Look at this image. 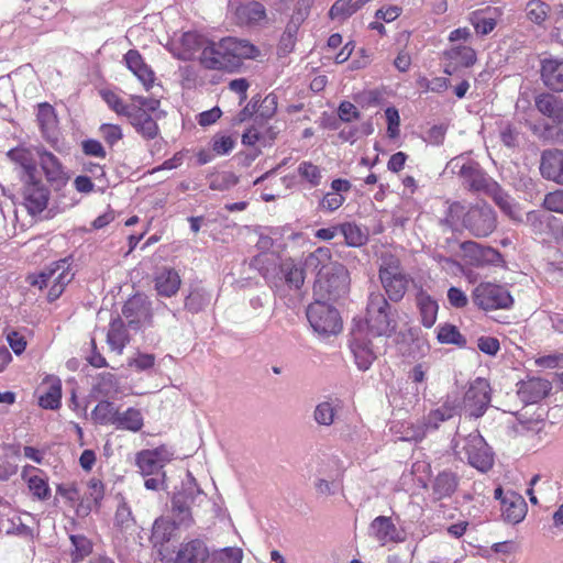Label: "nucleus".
I'll return each mask as SVG.
<instances>
[{
    "instance_id": "1",
    "label": "nucleus",
    "mask_w": 563,
    "mask_h": 563,
    "mask_svg": "<svg viewBox=\"0 0 563 563\" xmlns=\"http://www.w3.org/2000/svg\"><path fill=\"white\" fill-rule=\"evenodd\" d=\"M379 279L393 301L404 298L411 277L401 267L400 261L393 254L385 253L380 258Z\"/></svg>"
},
{
    "instance_id": "2",
    "label": "nucleus",
    "mask_w": 563,
    "mask_h": 563,
    "mask_svg": "<svg viewBox=\"0 0 563 563\" xmlns=\"http://www.w3.org/2000/svg\"><path fill=\"white\" fill-rule=\"evenodd\" d=\"M74 278V273L69 269L67 258L59 260L46 266L38 275H30L29 283L37 286L40 289L49 287L47 299L56 300L64 291L65 286Z\"/></svg>"
},
{
    "instance_id": "3",
    "label": "nucleus",
    "mask_w": 563,
    "mask_h": 563,
    "mask_svg": "<svg viewBox=\"0 0 563 563\" xmlns=\"http://www.w3.org/2000/svg\"><path fill=\"white\" fill-rule=\"evenodd\" d=\"M366 324L372 335L389 336L396 330V321L390 314V306L380 292H371L366 308Z\"/></svg>"
},
{
    "instance_id": "4",
    "label": "nucleus",
    "mask_w": 563,
    "mask_h": 563,
    "mask_svg": "<svg viewBox=\"0 0 563 563\" xmlns=\"http://www.w3.org/2000/svg\"><path fill=\"white\" fill-rule=\"evenodd\" d=\"M349 272L341 263L328 266L314 283V295L323 300H336L349 290Z\"/></svg>"
},
{
    "instance_id": "5",
    "label": "nucleus",
    "mask_w": 563,
    "mask_h": 563,
    "mask_svg": "<svg viewBox=\"0 0 563 563\" xmlns=\"http://www.w3.org/2000/svg\"><path fill=\"white\" fill-rule=\"evenodd\" d=\"M446 169L457 174L463 186L473 192L486 194L490 187L495 188V180L481 169L478 163L466 162L463 155L452 158Z\"/></svg>"
},
{
    "instance_id": "6",
    "label": "nucleus",
    "mask_w": 563,
    "mask_h": 563,
    "mask_svg": "<svg viewBox=\"0 0 563 563\" xmlns=\"http://www.w3.org/2000/svg\"><path fill=\"white\" fill-rule=\"evenodd\" d=\"M386 339L375 335L369 336L363 329L358 328L352 332L351 349L355 363L361 371H367L378 354L384 351Z\"/></svg>"
},
{
    "instance_id": "7",
    "label": "nucleus",
    "mask_w": 563,
    "mask_h": 563,
    "mask_svg": "<svg viewBox=\"0 0 563 563\" xmlns=\"http://www.w3.org/2000/svg\"><path fill=\"white\" fill-rule=\"evenodd\" d=\"M307 318L312 329L322 335L336 334L342 328L338 310L320 298L308 306Z\"/></svg>"
},
{
    "instance_id": "8",
    "label": "nucleus",
    "mask_w": 563,
    "mask_h": 563,
    "mask_svg": "<svg viewBox=\"0 0 563 563\" xmlns=\"http://www.w3.org/2000/svg\"><path fill=\"white\" fill-rule=\"evenodd\" d=\"M460 441H456L455 448H460ZM464 452L468 463L481 472H487L492 468L494 459L484 438L477 432L470 433L462 439V446L457 453Z\"/></svg>"
},
{
    "instance_id": "9",
    "label": "nucleus",
    "mask_w": 563,
    "mask_h": 563,
    "mask_svg": "<svg viewBox=\"0 0 563 563\" xmlns=\"http://www.w3.org/2000/svg\"><path fill=\"white\" fill-rule=\"evenodd\" d=\"M473 302L483 310L508 309L514 299L503 286L492 283H481L472 292Z\"/></svg>"
},
{
    "instance_id": "10",
    "label": "nucleus",
    "mask_w": 563,
    "mask_h": 563,
    "mask_svg": "<svg viewBox=\"0 0 563 563\" xmlns=\"http://www.w3.org/2000/svg\"><path fill=\"white\" fill-rule=\"evenodd\" d=\"M463 225L475 238H486L497 228V217L490 206L471 207L463 217Z\"/></svg>"
},
{
    "instance_id": "11",
    "label": "nucleus",
    "mask_w": 563,
    "mask_h": 563,
    "mask_svg": "<svg viewBox=\"0 0 563 563\" xmlns=\"http://www.w3.org/2000/svg\"><path fill=\"white\" fill-rule=\"evenodd\" d=\"M174 459L172 448L163 444L153 450H143L136 454V465L143 476L165 473L164 466Z\"/></svg>"
},
{
    "instance_id": "12",
    "label": "nucleus",
    "mask_w": 563,
    "mask_h": 563,
    "mask_svg": "<svg viewBox=\"0 0 563 563\" xmlns=\"http://www.w3.org/2000/svg\"><path fill=\"white\" fill-rule=\"evenodd\" d=\"M490 404V386L484 378H476L470 384L463 398L464 409L471 417L479 418Z\"/></svg>"
},
{
    "instance_id": "13",
    "label": "nucleus",
    "mask_w": 563,
    "mask_h": 563,
    "mask_svg": "<svg viewBox=\"0 0 563 563\" xmlns=\"http://www.w3.org/2000/svg\"><path fill=\"white\" fill-rule=\"evenodd\" d=\"M22 188L23 205L31 216L42 213L49 201V190L37 177L33 179H24Z\"/></svg>"
},
{
    "instance_id": "14",
    "label": "nucleus",
    "mask_w": 563,
    "mask_h": 563,
    "mask_svg": "<svg viewBox=\"0 0 563 563\" xmlns=\"http://www.w3.org/2000/svg\"><path fill=\"white\" fill-rule=\"evenodd\" d=\"M221 46L227 54L229 71L236 70L243 59H253L260 55V49L247 40L225 37L221 40Z\"/></svg>"
},
{
    "instance_id": "15",
    "label": "nucleus",
    "mask_w": 563,
    "mask_h": 563,
    "mask_svg": "<svg viewBox=\"0 0 563 563\" xmlns=\"http://www.w3.org/2000/svg\"><path fill=\"white\" fill-rule=\"evenodd\" d=\"M38 163L46 177V180L55 190L62 189L68 181V176L59 159L51 152L36 150Z\"/></svg>"
},
{
    "instance_id": "16",
    "label": "nucleus",
    "mask_w": 563,
    "mask_h": 563,
    "mask_svg": "<svg viewBox=\"0 0 563 563\" xmlns=\"http://www.w3.org/2000/svg\"><path fill=\"white\" fill-rule=\"evenodd\" d=\"M210 556L208 547L202 540L192 539L180 543L175 556L169 555L167 563H206Z\"/></svg>"
},
{
    "instance_id": "17",
    "label": "nucleus",
    "mask_w": 563,
    "mask_h": 563,
    "mask_svg": "<svg viewBox=\"0 0 563 563\" xmlns=\"http://www.w3.org/2000/svg\"><path fill=\"white\" fill-rule=\"evenodd\" d=\"M461 249L468 263L476 267L498 265L501 262V255L497 250L473 241L463 242Z\"/></svg>"
},
{
    "instance_id": "18",
    "label": "nucleus",
    "mask_w": 563,
    "mask_h": 563,
    "mask_svg": "<svg viewBox=\"0 0 563 563\" xmlns=\"http://www.w3.org/2000/svg\"><path fill=\"white\" fill-rule=\"evenodd\" d=\"M231 10L235 23L241 26L260 25L266 20V9L258 1L232 4Z\"/></svg>"
},
{
    "instance_id": "19",
    "label": "nucleus",
    "mask_w": 563,
    "mask_h": 563,
    "mask_svg": "<svg viewBox=\"0 0 563 563\" xmlns=\"http://www.w3.org/2000/svg\"><path fill=\"white\" fill-rule=\"evenodd\" d=\"M539 168L543 178L563 185V150H544Z\"/></svg>"
},
{
    "instance_id": "20",
    "label": "nucleus",
    "mask_w": 563,
    "mask_h": 563,
    "mask_svg": "<svg viewBox=\"0 0 563 563\" xmlns=\"http://www.w3.org/2000/svg\"><path fill=\"white\" fill-rule=\"evenodd\" d=\"M369 534L380 544L400 542L402 539L390 517L378 516L369 525Z\"/></svg>"
},
{
    "instance_id": "21",
    "label": "nucleus",
    "mask_w": 563,
    "mask_h": 563,
    "mask_svg": "<svg viewBox=\"0 0 563 563\" xmlns=\"http://www.w3.org/2000/svg\"><path fill=\"white\" fill-rule=\"evenodd\" d=\"M122 313L128 319L129 325L134 329H137L144 322H148L151 318L148 302L142 296H134L129 299L123 306Z\"/></svg>"
},
{
    "instance_id": "22",
    "label": "nucleus",
    "mask_w": 563,
    "mask_h": 563,
    "mask_svg": "<svg viewBox=\"0 0 563 563\" xmlns=\"http://www.w3.org/2000/svg\"><path fill=\"white\" fill-rule=\"evenodd\" d=\"M501 511L506 521L518 523L526 517L527 504L521 495L509 490L501 499Z\"/></svg>"
},
{
    "instance_id": "23",
    "label": "nucleus",
    "mask_w": 563,
    "mask_h": 563,
    "mask_svg": "<svg viewBox=\"0 0 563 563\" xmlns=\"http://www.w3.org/2000/svg\"><path fill=\"white\" fill-rule=\"evenodd\" d=\"M551 389L547 379L531 378L522 382L518 388L519 398L526 404H536L544 398Z\"/></svg>"
},
{
    "instance_id": "24",
    "label": "nucleus",
    "mask_w": 563,
    "mask_h": 563,
    "mask_svg": "<svg viewBox=\"0 0 563 563\" xmlns=\"http://www.w3.org/2000/svg\"><path fill=\"white\" fill-rule=\"evenodd\" d=\"M537 109L555 124H563V100L552 93H541L534 100Z\"/></svg>"
},
{
    "instance_id": "25",
    "label": "nucleus",
    "mask_w": 563,
    "mask_h": 563,
    "mask_svg": "<svg viewBox=\"0 0 563 563\" xmlns=\"http://www.w3.org/2000/svg\"><path fill=\"white\" fill-rule=\"evenodd\" d=\"M32 150L18 147L8 152V157L22 169L21 179H33L37 176L36 157Z\"/></svg>"
},
{
    "instance_id": "26",
    "label": "nucleus",
    "mask_w": 563,
    "mask_h": 563,
    "mask_svg": "<svg viewBox=\"0 0 563 563\" xmlns=\"http://www.w3.org/2000/svg\"><path fill=\"white\" fill-rule=\"evenodd\" d=\"M541 77L544 85L550 89L555 91H563V59H543Z\"/></svg>"
},
{
    "instance_id": "27",
    "label": "nucleus",
    "mask_w": 563,
    "mask_h": 563,
    "mask_svg": "<svg viewBox=\"0 0 563 563\" xmlns=\"http://www.w3.org/2000/svg\"><path fill=\"white\" fill-rule=\"evenodd\" d=\"M128 119L143 137L152 140L157 136L158 125L145 109L134 107Z\"/></svg>"
},
{
    "instance_id": "28",
    "label": "nucleus",
    "mask_w": 563,
    "mask_h": 563,
    "mask_svg": "<svg viewBox=\"0 0 563 563\" xmlns=\"http://www.w3.org/2000/svg\"><path fill=\"white\" fill-rule=\"evenodd\" d=\"M62 383L57 377H47L42 384L38 405L44 409L55 410L60 406Z\"/></svg>"
},
{
    "instance_id": "29",
    "label": "nucleus",
    "mask_w": 563,
    "mask_h": 563,
    "mask_svg": "<svg viewBox=\"0 0 563 563\" xmlns=\"http://www.w3.org/2000/svg\"><path fill=\"white\" fill-rule=\"evenodd\" d=\"M200 63L208 69L228 70L227 54L223 52L221 41L218 43L207 42L200 54Z\"/></svg>"
},
{
    "instance_id": "30",
    "label": "nucleus",
    "mask_w": 563,
    "mask_h": 563,
    "mask_svg": "<svg viewBox=\"0 0 563 563\" xmlns=\"http://www.w3.org/2000/svg\"><path fill=\"white\" fill-rule=\"evenodd\" d=\"M459 486V477L451 471L439 473L432 483V494L434 499L441 500L451 497Z\"/></svg>"
},
{
    "instance_id": "31",
    "label": "nucleus",
    "mask_w": 563,
    "mask_h": 563,
    "mask_svg": "<svg viewBox=\"0 0 563 563\" xmlns=\"http://www.w3.org/2000/svg\"><path fill=\"white\" fill-rule=\"evenodd\" d=\"M173 526L169 521L164 519H156L153 525L151 541L157 549L158 555L162 561H166L169 554L165 544L170 540Z\"/></svg>"
},
{
    "instance_id": "32",
    "label": "nucleus",
    "mask_w": 563,
    "mask_h": 563,
    "mask_svg": "<svg viewBox=\"0 0 563 563\" xmlns=\"http://www.w3.org/2000/svg\"><path fill=\"white\" fill-rule=\"evenodd\" d=\"M181 284L178 273L173 268H163L155 277V288L161 296H174Z\"/></svg>"
},
{
    "instance_id": "33",
    "label": "nucleus",
    "mask_w": 563,
    "mask_h": 563,
    "mask_svg": "<svg viewBox=\"0 0 563 563\" xmlns=\"http://www.w3.org/2000/svg\"><path fill=\"white\" fill-rule=\"evenodd\" d=\"M279 272L285 283L294 289H299L305 282V268L292 258L279 263Z\"/></svg>"
},
{
    "instance_id": "34",
    "label": "nucleus",
    "mask_w": 563,
    "mask_h": 563,
    "mask_svg": "<svg viewBox=\"0 0 563 563\" xmlns=\"http://www.w3.org/2000/svg\"><path fill=\"white\" fill-rule=\"evenodd\" d=\"M107 342L110 347L119 354L122 353L125 345L130 342L128 330L120 318H115L110 322Z\"/></svg>"
},
{
    "instance_id": "35",
    "label": "nucleus",
    "mask_w": 563,
    "mask_h": 563,
    "mask_svg": "<svg viewBox=\"0 0 563 563\" xmlns=\"http://www.w3.org/2000/svg\"><path fill=\"white\" fill-rule=\"evenodd\" d=\"M496 9H484L476 10L470 14V22L474 26L477 34L487 35L489 34L496 26V16L492 14V12L496 13Z\"/></svg>"
},
{
    "instance_id": "36",
    "label": "nucleus",
    "mask_w": 563,
    "mask_h": 563,
    "mask_svg": "<svg viewBox=\"0 0 563 563\" xmlns=\"http://www.w3.org/2000/svg\"><path fill=\"white\" fill-rule=\"evenodd\" d=\"M332 264H339V262L331 261V250L325 246L318 247L305 258V268L317 272V277L323 271H328V266Z\"/></svg>"
},
{
    "instance_id": "37",
    "label": "nucleus",
    "mask_w": 563,
    "mask_h": 563,
    "mask_svg": "<svg viewBox=\"0 0 563 563\" xmlns=\"http://www.w3.org/2000/svg\"><path fill=\"white\" fill-rule=\"evenodd\" d=\"M515 416L518 423L514 426V429L517 433H523L525 431L539 432L543 428L541 412L530 413L527 408H523L521 411L515 412Z\"/></svg>"
},
{
    "instance_id": "38",
    "label": "nucleus",
    "mask_w": 563,
    "mask_h": 563,
    "mask_svg": "<svg viewBox=\"0 0 563 563\" xmlns=\"http://www.w3.org/2000/svg\"><path fill=\"white\" fill-rule=\"evenodd\" d=\"M417 305L421 316V322L424 327L431 328L437 320L438 303L429 295L420 291L417 295Z\"/></svg>"
},
{
    "instance_id": "39",
    "label": "nucleus",
    "mask_w": 563,
    "mask_h": 563,
    "mask_svg": "<svg viewBox=\"0 0 563 563\" xmlns=\"http://www.w3.org/2000/svg\"><path fill=\"white\" fill-rule=\"evenodd\" d=\"M144 426V418L140 409L128 408L123 412L118 413L117 429L128 430L132 432L140 431Z\"/></svg>"
},
{
    "instance_id": "40",
    "label": "nucleus",
    "mask_w": 563,
    "mask_h": 563,
    "mask_svg": "<svg viewBox=\"0 0 563 563\" xmlns=\"http://www.w3.org/2000/svg\"><path fill=\"white\" fill-rule=\"evenodd\" d=\"M338 413V405L328 399L319 402L313 410V420L320 427H331Z\"/></svg>"
},
{
    "instance_id": "41",
    "label": "nucleus",
    "mask_w": 563,
    "mask_h": 563,
    "mask_svg": "<svg viewBox=\"0 0 563 563\" xmlns=\"http://www.w3.org/2000/svg\"><path fill=\"white\" fill-rule=\"evenodd\" d=\"M37 121L45 137L54 135L57 126V118L54 108L51 104L41 103L38 106Z\"/></svg>"
},
{
    "instance_id": "42",
    "label": "nucleus",
    "mask_w": 563,
    "mask_h": 563,
    "mask_svg": "<svg viewBox=\"0 0 563 563\" xmlns=\"http://www.w3.org/2000/svg\"><path fill=\"white\" fill-rule=\"evenodd\" d=\"M172 511L176 525H189L191 522L188 498L184 493H178L173 496Z\"/></svg>"
},
{
    "instance_id": "43",
    "label": "nucleus",
    "mask_w": 563,
    "mask_h": 563,
    "mask_svg": "<svg viewBox=\"0 0 563 563\" xmlns=\"http://www.w3.org/2000/svg\"><path fill=\"white\" fill-rule=\"evenodd\" d=\"M445 56L457 67H470L476 62L475 51L468 46H455L445 52Z\"/></svg>"
},
{
    "instance_id": "44",
    "label": "nucleus",
    "mask_w": 563,
    "mask_h": 563,
    "mask_svg": "<svg viewBox=\"0 0 563 563\" xmlns=\"http://www.w3.org/2000/svg\"><path fill=\"white\" fill-rule=\"evenodd\" d=\"M119 410L110 401H100L91 412L92 419L100 424L117 423Z\"/></svg>"
},
{
    "instance_id": "45",
    "label": "nucleus",
    "mask_w": 563,
    "mask_h": 563,
    "mask_svg": "<svg viewBox=\"0 0 563 563\" xmlns=\"http://www.w3.org/2000/svg\"><path fill=\"white\" fill-rule=\"evenodd\" d=\"M251 265L264 277H267L276 271L277 266L279 267L278 256L274 253L264 252L255 256Z\"/></svg>"
},
{
    "instance_id": "46",
    "label": "nucleus",
    "mask_w": 563,
    "mask_h": 563,
    "mask_svg": "<svg viewBox=\"0 0 563 563\" xmlns=\"http://www.w3.org/2000/svg\"><path fill=\"white\" fill-rule=\"evenodd\" d=\"M101 97L106 101V103L117 114L129 117L135 106L126 104L115 92L111 90H102Z\"/></svg>"
},
{
    "instance_id": "47",
    "label": "nucleus",
    "mask_w": 563,
    "mask_h": 563,
    "mask_svg": "<svg viewBox=\"0 0 563 563\" xmlns=\"http://www.w3.org/2000/svg\"><path fill=\"white\" fill-rule=\"evenodd\" d=\"M298 175L309 183L311 187H317L322 180V169L311 162H302L297 168Z\"/></svg>"
},
{
    "instance_id": "48",
    "label": "nucleus",
    "mask_w": 563,
    "mask_h": 563,
    "mask_svg": "<svg viewBox=\"0 0 563 563\" xmlns=\"http://www.w3.org/2000/svg\"><path fill=\"white\" fill-rule=\"evenodd\" d=\"M209 563H241L243 559V551L240 548L230 547L219 551H214L209 556Z\"/></svg>"
},
{
    "instance_id": "49",
    "label": "nucleus",
    "mask_w": 563,
    "mask_h": 563,
    "mask_svg": "<svg viewBox=\"0 0 563 563\" xmlns=\"http://www.w3.org/2000/svg\"><path fill=\"white\" fill-rule=\"evenodd\" d=\"M490 196L496 205L509 217L515 218V209L511 203L510 197L500 188V186L495 181V188L490 187L489 190L485 194Z\"/></svg>"
},
{
    "instance_id": "50",
    "label": "nucleus",
    "mask_w": 563,
    "mask_h": 563,
    "mask_svg": "<svg viewBox=\"0 0 563 563\" xmlns=\"http://www.w3.org/2000/svg\"><path fill=\"white\" fill-rule=\"evenodd\" d=\"M27 487L32 493V496L41 501H45L51 497V488L48 486L47 479L41 476H31L27 482Z\"/></svg>"
},
{
    "instance_id": "51",
    "label": "nucleus",
    "mask_w": 563,
    "mask_h": 563,
    "mask_svg": "<svg viewBox=\"0 0 563 563\" xmlns=\"http://www.w3.org/2000/svg\"><path fill=\"white\" fill-rule=\"evenodd\" d=\"M438 340L441 343L456 344L459 346H464L466 344V339L460 333L459 329L452 324H444L440 327L438 331Z\"/></svg>"
},
{
    "instance_id": "52",
    "label": "nucleus",
    "mask_w": 563,
    "mask_h": 563,
    "mask_svg": "<svg viewBox=\"0 0 563 563\" xmlns=\"http://www.w3.org/2000/svg\"><path fill=\"white\" fill-rule=\"evenodd\" d=\"M207 40L203 38L202 36L196 34V33H192V32H187L183 35L181 37V43H183V46L185 47V56L184 58H191L192 55L199 51V49H203V46H206L207 44Z\"/></svg>"
},
{
    "instance_id": "53",
    "label": "nucleus",
    "mask_w": 563,
    "mask_h": 563,
    "mask_svg": "<svg viewBox=\"0 0 563 563\" xmlns=\"http://www.w3.org/2000/svg\"><path fill=\"white\" fill-rule=\"evenodd\" d=\"M549 5L541 0H531L527 3L526 14L528 19L537 24H541L548 18Z\"/></svg>"
},
{
    "instance_id": "54",
    "label": "nucleus",
    "mask_w": 563,
    "mask_h": 563,
    "mask_svg": "<svg viewBox=\"0 0 563 563\" xmlns=\"http://www.w3.org/2000/svg\"><path fill=\"white\" fill-rule=\"evenodd\" d=\"M238 177L233 173L224 172L210 176L209 187L212 190L224 191L238 184Z\"/></svg>"
},
{
    "instance_id": "55",
    "label": "nucleus",
    "mask_w": 563,
    "mask_h": 563,
    "mask_svg": "<svg viewBox=\"0 0 563 563\" xmlns=\"http://www.w3.org/2000/svg\"><path fill=\"white\" fill-rule=\"evenodd\" d=\"M115 526L121 531H128L129 529L134 527V518L132 516V511L130 507L125 503H121L115 511L114 517Z\"/></svg>"
},
{
    "instance_id": "56",
    "label": "nucleus",
    "mask_w": 563,
    "mask_h": 563,
    "mask_svg": "<svg viewBox=\"0 0 563 563\" xmlns=\"http://www.w3.org/2000/svg\"><path fill=\"white\" fill-rule=\"evenodd\" d=\"M104 495V486L102 482L98 478H91L88 482V493H87V509H91L92 506H98Z\"/></svg>"
},
{
    "instance_id": "57",
    "label": "nucleus",
    "mask_w": 563,
    "mask_h": 563,
    "mask_svg": "<svg viewBox=\"0 0 563 563\" xmlns=\"http://www.w3.org/2000/svg\"><path fill=\"white\" fill-rule=\"evenodd\" d=\"M70 541L75 547L73 553L74 561H81L92 551V543L84 536H70Z\"/></svg>"
},
{
    "instance_id": "58",
    "label": "nucleus",
    "mask_w": 563,
    "mask_h": 563,
    "mask_svg": "<svg viewBox=\"0 0 563 563\" xmlns=\"http://www.w3.org/2000/svg\"><path fill=\"white\" fill-rule=\"evenodd\" d=\"M341 231L345 238V242L351 246L362 245L365 241V235L356 224L344 223L341 225Z\"/></svg>"
},
{
    "instance_id": "59",
    "label": "nucleus",
    "mask_w": 563,
    "mask_h": 563,
    "mask_svg": "<svg viewBox=\"0 0 563 563\" xmlns=\"http://www.w3.org/2000/svg\"><path fill=\"white\" fill-rule=\"evenodd\" d=\"M451 419L450 417V410L448 408H437L434 410H431L424 418L423 422L428 430H437L441 422H444L446 420Z\"/></svg>"
},
{
    "instance_id": "60",
    "label": "nucleus",
    "mask_w": 563,
    "mask_h": 563,
    "mask_svg": "<svg viewBox=\"0 0 563 563\" xmlns=\"http://www.w3.org/2000/svg\"><path fill=\"white\" fill-rule=\"evenodd\" d=\"M312 3H313V0H297L292 15H291L295 31L298 30L299 25L309 15L310 8H311Z\"/></svg>"
},
{
    "instance_id": "61",
    "label": "nucleus",
    "mask_w": 563,
    "mask_h": 563,
    "mask_svg": "<svg viewBox=\"0 0 563 563\" xmlns=\"http://www.w3.org/2000/svg\"><path fill=\"white\" fill-rule=\"evenodd\" d=\"M276 109L277 96L269 93L261 101L255 112L263 119H269L275 114Z\"/></svg>"
},
{
    "instance_id": "62",
    "label": "nucleus",
    "mask_w": 563,
    "mask_h": 563,
    "mask_svg": "<svg viewBox=\"0 0 563 563\" xmlns=\"http://www.w3.org/2000/svg\"><path fill=\"white\" fill-rule=\"evenodd\" d=\"M344 201V196L338 192L330 191L323 196L322 200L319 203V208L321 210L332 212L338 210L343 205Z\"/></svg>"
},
{
    "instance_id": "63",
    "label": "nucleus",
    "mask_w": 563,
    "mask_h": 563,
    "mask_svg": "<svg viewBox=\"0 0 563 563\" xmlns=\"http://www.w3.org/2000/svg\"><path fill=\"white\" fill-rule=\"evenodd\" d=\"M128 365L137 371H147L155 365V355L148 353H137L135 357L129 360Z\"/></svg>"
},
{
    "instance_id": "64",
    "label": "nucleus",
    "mask_w": 563,
    "mask_h": 563,
    "mask_svg": "<svg viewBox=\"0 0 563 563\" xmlns=\"http://www.w3.org/2000/svg\"><path fill=\"white\" fill-rule=\"evenodd\" d=\"M544 207L550 211L563 213V190L548 194L544 198Z\"/></svg>"
}]
</instances>
